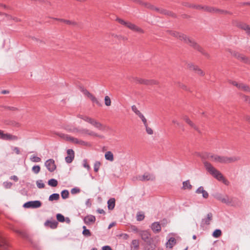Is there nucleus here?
<instances>
[{"label":"nucleus","instance_id":"obj_1","mask_svg":"<svg viewBox=\"0 0 250 250\" xmlns=\"http://www.w3.org/2000/svg\"><path fill=\"white\" fill-rule=\"evenodd\" d=\"M170 35L175 37L179 40L184 42L185 43L192 46L194 49L197 50L202 54H204L203 49L198 44H197L193 40L188 38L186 35L174 31H168Z\"/></svg>","mask_w":250,"mask_h":250},{"label":"nucleus","instance_id":"obj_2","mask_svg":"<svg viewBox=\"0 0 250 250\" xmlns=\"http://www.w3.org/2000/svg\"><path fill=\"white\" fill-rule=\"evenodd\" d=\"M208 158L212 162L223 164L231 163L237 161L240 159L239 157L236 156L227 157L211 154H208Z\"/></svg>","mask_w":250,"mask_h":250},{"label":"nucleus","instance_id":"obj_3","mask_svg":"<svg viewBox=\"0 0 250 250\" xmlns=\"http://www.w3.org/2000/svg\"><path fill=\"white\" fill-rule=\"evenodd\" d=\"M204 165L206 170L210 173V174H211L218 181L225 182V179L224 178L222 174L219 170L213 167L210 163L207 161H205L204 162Z\"/></svg>","mask_w":250,"mask_h":250},{"label":"nucleus","instance_id":"obj_4","mask_svg":"<svg viewBox=\"0 0 250 250\" xmlns=\"http://www.w3.org/2000/svg\"><path fill=\"white\" fill-rule=\"evenodd\" d=\"M78 117L79 118L83 119L84 121L90 124L91 125H92L93 126H94L95 127L97 128L99 130H104V125L101 123L96 121L95 120H94L91 118H90L88 116H83L81 115H78Z\"/></svg>","mask_w":250,"mask_h":250},{"label":"nucleus","instance_id":"obj_5","mask_svg":"<svg viewBox=\"0 0 250 250\" xmlns=\"http://www.w3.org/2000/svg\"><path fill=\"white\" fill-rule=\"evenodd\" d=\"M73 131L74 132L79 133L82 134H87L90 136H95L99 137L100 138H104V136L102 135H99L97 134V133L92 131H90L89 130L86 129V128H80L78 129L77 128H75L74 129Z\"/></svg>","mask_w":250,"mask_h":250},{"label":"nucleus","instance_id":"obj_6","mask_svg":"<svg viewBox=\"0 0 250 250\" xmlns=\"http://www.w3.org/2000/svg\"><path fill=\"white\" fill-rule=\"evenodd\" d=\"M205 11L209 13H217L221 14H232V13L229 11L210 6H205Z\"/></svg>","mask_w":250,"mask_h":250},{"label":"nucleus","instance_id":"obj_7","mask_svg":"<svg viewBox=\"0 0 250 250\" xmlns=\"http://www.w3.org/2000/svg\"><path fill=\"white\" fill-rule=\"evenodd\" d=\"M42 206V203L40 201L35 200V201H28L25 203L23 207L24 208H40Z\"/></svg>","mask_w":250,"mask_h":250},{"label":"nucleus","instance_id":"obj_8","mask_svg":"<svg viewBox=\"0 0 250 250\" xmlns=\"http://www.w3.org/2000/svg\"><path fill=\"white\" fill-rule=\"evenodd\" d=\"M0 139L3 140H17L18 137L9 133H4L3 131L0 130Z\"/></svg>","mask_w":250,"mask_h":250},{"label":"nucleus","instance_id":"obj_9","mask_svg":"<svg viewBox=\"0 0 250 250\" xmlns=\"http://www.w3.org/2000/svg\"><path fill=\"white\" fill-rule=\"evenodd\" d=\"M44 164L48 170L51 172H53L56 169L55 161L52 159L47 160Z\"/></svg>","mask_w":250,"mask_h":250},{"label":"nucleus","instance_id":"obj_10","mask_svg":"<svg viewBox=\"0 0 250 250\" xmlns=\"http://www.w3.org/2000/svg\"><path fill=\"white\" fill-rule=\"evenodd\" d=\"M135 81L136 83L144 84L146 85H153L158 83L157 82L153 80H145L139 78H135Z\"/></svg>","mask_w":250,"mask_h":250},{"label":"nucleus","instance_id":"obj_11","mask_svg":"<svg viewBox=\"0 0 250 250\" xmlns=\"http://www.w3.org/2000/svg\"><path fill=\"white\" fill-rule=\"evenodd\" d=\"M139 235L145 242H148L150 241V233L148 230H141L139 231Z\"/></svg>","mask_w":250,"mask_h":250},{"label":"nucleus","instance_id":"obj_12","mask_svg":"<svg viewBox=\"0 0 250 250\" xmlns=\"http://www.w3.org/2000/svg\"><path fill=\"white\" fill-rule=\"evenodd\" d=\"M67 156L65 157V162L68 163H71L74 159L75 153L72 149H68L67 150Z\"/></svg>","mask_w":250,"mask_h":250},{"label":"nucleus","instance_id":"obj_13","mask_svg":"<svg viewBox=\"0 0 250 250\" xmlns=\"http://www.w3.org/2000/svg\"><path fill=\"white\" fill-rule=\"evenodd\" d=\"M237 27L246 32V33L249 36H250V26L248 24L240 22L237 25Z\"/></svg>","mask_w":250,"mask_h":250},{"label":"nucleus","instance_id":"obj_14","mask_svg":"<svg viewBox=\"0 0 250 250\" xmlns=\"http://www.w3.org/2000/svg\"><path fill=\"white\" fill-rule=\"evenodd\" d=\"M139 179L141 181H154L155 177L153 174L145 173L143 175L139 176Z\"/></svg>","mask_w":250,"mask_h":250},{"label":"nucleus","instance_id":"obj_15","mask_svg":"<svg viewBox=\"0 0 250 250\" xmlns=\"http://www.w3.org/2000/svg\"><path fill=\"white\" fill-rule=\"evenodd\" d=\"M95 216L93 215H87L83 218V221L86 225L93 224L95 223Z\"/></svg>","mask_w":250,"mask_h":250},{"label":"nucleus","instance_id":"obj_16","mask_svg":"<svg viewBox=\"0 0 250 250\" xmlns=\"http://www.w3.org/2000/svg\"><path fill=\"white\" fill-rule=\"evenodd\" d=\"M188 66L190 69L194 70L198 75L201 76H204L205 75V73L200 69L198 66L192 63H189Z\"/></svg>","mask_w":250,"mask_h":250},{"label":"nucleus","instance_id":"obj_17","mask_svg":"<svg viewBox=\"0 0 250 250\" xmlns=\"http://www.w3.org/2000/svg\"><path fill=\"white\" fill-rule=\"evenodd\" d=\"M212 219V214L210 212L208 213L207 217L203 219L201 221V226L203 227L205 225H208Z\"/></svg>","mask_w":250,"mask_h":250},{"label":"nucleus","instance_id":"obj_18","mask_svg":"<svg viewBox=\"0 0 250 250\" xmlns=\"http://www.w3.org/2000/svg\"><path fill=\"white\" fill-rule=\"evenodd\" d=\"M183 119L191 127L193 128L195 130H196L199 133H201V131L198 128V127L189 119V118L188 116H183Z\"/></svg>","mask_w":250,"mask_h":250},{"label":"nucleus","instance_id":"obj_19","mask_svg":"<svg viewBox=\"0 0 250 250\" xmlns=\"http://www.w3.org/2000/svg\"><path fill=\"white\" fill-rule=\"evenodd\" d=\"M151 229L155 233L159 232L161 230V226L159 222H155L153 223L150 227Z\"/></svg>","mask_w":250,"mask_h":250},{"label":"nucleus","instance_id":"obj_20","mask_svg":"<svg viewBox=\"0 0 250 250\" xmlns=\"http://www.w3.org/2000/svg\"><path fill=\"white\" fill-rule=\"evenodd\" d=\"M127 27H128L129 29L132 30V31H135L137 32H139V33H143L144 32V30L142 29L137 26L134 24H133L130 22H128Z\"/></svg>","mask_w":250,"mask_h":250},{"label":"nucleus","instance_id":"obj_21","mask_svg":"<svg viewBox=\"0 0 250 250\" xmlns=\"http://www.w3.org/2000/svg\"><path fill=\"white\" fill-rule=\"evenodd\" d=\"M195 192L197 194L202 193L204 198L207 199L208 197V192L204 189V187L202 186L199 187L196 189Z\"/></svg>","mask_w":250,"mask_h":250},{"label":"nucleus","instance_id":"obj_22","mask_svg":"<svg viewBox=\"0 0 250 250\" xmlns=\"http://www.w3.org/2000/svg\"><path fill=\"white\" fill-rule=\"evenodd\" d=\"M8 245L5 239L0 235V248L1 250H8Z\"/></svg>","mask_w":250,"mask_h":250},{"label":"nucleus","instance_id":"obj_23","mask_svg":"<svg viewBox=\"0 0 250 250\" xmlns=\"http://www.w3.org/2000/svg\"><path fill=\"white\" fill-rule=\"evenodd\" d=\"M176 243V240L174 237H170L166 243L167 247L172 248Z\"/></svg>","mask_w":250,"mask_h":250},{"label":"nucleus","instance_id":"obj_24","mask_svg":"<svg viewBox=\"0 0 250 250\" xmlns=\"http://www.w3.org/2000/svg\"><path fill=\"white\" fill-rule=\"evenodd\" d=\"M108 208L109 210H112L115 205V200L114 198H110L107 201Z\"/></svg>","mask_w":250,"mask_h":250},{"label":"nucleus","instance_id":"obj_25","mask_svg":"<svg viewBox=\"0 0 250 250\" xmlns=\"http://www.w3.org/2000/svg\"><path fill=\"white\" fill-rule=\"evenodd\" d=\"M60 199V195L59 193H53L51 194L48 200L50 202H53L54 201H58Z\"/></svg>","mask_w":250,"mask_h":250},{"label":"nucleus","instance_id":"obj_26","mask_svg":"<svg viewBox=\"0 0 250 250\" xmlns=\"http://www.w3.org/2000/svg\"><path fill=\"white\" fill-rule=\"evenodd\" d=\"M182 188L183 189H191L192 188V186L190 184L189 180H188L183 182V187Z\"/></svg>","mask_w":250,"mask_h":250},{"label":"nucleus","instance_id":"obj_27","mask_svg":"<svg viewBox=\"0 0 250 250\" xmlns=\"http://www.w3.org/2000/svg\"><path fill=\"white\" fill-rule=\"evenodd\" d=\"M231 201L232 199H230L228 195H225L224 197H223L221 201L228 205H231Z\"/></svg>","mask_w":250,"mask_h":250},{"label":"nucleus","instance_id":"obj_28","mask_svg":"<svg viewBox=\"0 0 250 250\" xmlns=\"http://www.w3.org/2000/svg\"><path fill=\"white\" fill-rule=\"evenodd\" d=\"M105 158L108 161L111 162L114 160L113 155L111 151H107L105 154Z\"/></svg>","mask_w":250,"mask_h":250},{"label":"nucleus","instance_id":"obj_29","mask_svg":"<svg viewBox=\"0 0 250 250\" xmlns=\"http://www.w3.org/2000/svg\"><path fill=\"white\" fill-rule=\"evenodd\" d=\"M45 224H48L49 226L52 229H55L57 227L58 222L56 221H47L45 222Z\"/></svg>","mask_w":250,"mask_h":250},{"label":"nucleus","instance_id":"obj_30","mask_svg":"<svg viewBox=\"0 0 250 250\" xmlns=\"http://www.w3.org/2000/svg\"><path fill=\"white\" fill-rule=\"evenodd\" d=\"M89 98L93 103L96 104L99 106H102L101 103L92 94H91Z\"/></svg>","mask_w":250,"mask_h":250},{"label":"nucleus","instance_id":"obj_31","mask_svg":"<svg viewBox=\"0 0 250 250\" xmlns=\"http://www.w3.org/2000/svg\"><path fill=\"white\" fill-rule=\"evenodd\" d=\"M58 183L57 180L55 179H51L48 181V185L52 187H56L58 185Z\"/></svg>","mask_w":250,"mask_h":250},{"label":"nucleus","instance_id":"obj_32","mask_svg":"<svg viewBox=\"0 0 250 250\" xmlns=\"http://www.w3.org/2000/svg\"><path fill=\"white\" fill-rule=\"evenodd\" d=\"M239 89H241L246 92H250V87H249L247 85H246L242 83H241Z\"/></svg>","mask_w":250,"mask_h":250},{"label":"nucleus","instance_id":"obj_33","mask_svg":"<svg viewBox=\"0 0 250 250\" xmlns=\"http://www.w3.org/2000/svg\"><path fill=\"white\" fill-rule=\"evenodd\" d=\"M61 196L62 199H66L68 198L69 196V191L67 189H64L62 191L61 193Z\"/></svg>","mask_w":250,"mask_h":250},{"label":"nucleus","instance_id":"obj_34","mask_svg":"<svg viewBox=\"0 0 250 250\" xmlns=\"http://www.w3.org/2000/svg\"><path fill=\"white\" fill-rule=\"evenodd\" d=\"M239 61L245 63H250V59L243 54Z\"/></svg>","mask_w":250,"mask_h":250},{"label":"nucleus","instance_id":"obj_35","mask_svg":"<svg viewBox=\"0 0 250 250\" xmlns=\"http://www.w3.org/2000/svg\"><path fill=\"white\" fill-rule=\"evenodd\" d=\"M222 234V231L220 229H216L212 233V236L214 238L219 237Z\"/></svg>","mask_w":250,"mask_h":250},{"label":"nucleus","instance_id":"obj_36","mask_svg":"<svg viewBox=\"0 0 250 250\" xmlns=\"http://www.w3.org/2000/svg\"><path fill=\"white\" fill-rule=\"evenodd\" d=\"M145 218V215L142 212H138L137 214L136 219L138 221H142Z\"/></svg>","mask_w":250,"mask_h":250},{"label":"nucleus","instance_id":"obj_37","mask_svg":"<svg viewBox=\"0 0 250 250\" xmlns=\"http://www.w3.org/2000/svg\"><path fill=\"white\" fill-rule=\"evenodd\" d=\"M37 186L39 188H43L45 185L42 180H38L36 181Z\"/></svg>","mask_w":250,"mask_h":250},{"label":"nucleus","instance_id":"obj_38","mask_svg":"<svg viewBox=\"0 0 250 250\" xmlns=\"http://www.w3.org/2000/svg\"><path fill=\"white\" fill-rule=\"evenodd\" d=\"M231 54L233 57H234L235 58H236L238 60H240V59L242 55V54H240L239 52H237L235 51H231Z\"/></svg>","mask_w":250,"mask_h":250},{"label":"nucleus","instance_id":"obj_39","mask_svg":"<svg viewBox=\"0 0 250 250\" xmlns=\"http://www.w3.org/2000/svg\"><path fill=\"white\" fill-rule=\"evenodd\" d=\"M41 167L39 165L34 166L32 168V171L35 174H38V173H39Z\"/></svg>","mask_w":250,"mask_h":250},{"label":"nucleus","instance_id":"obj_40","mask_svg":"<svg viewBox=\"0 0 250 250\" xmlns=\"http://www.w3.org/2000/svg\"><path fill=\"white\" fill-rule=\"evenodd\" d=\"M56 218L57 220L60 222H63L65 221L64 217L62 214L58 213Z\"/></svg>","mask_w":250,"mask_h":250},{"label":"nucleus","instance_id":"obj_41","mask_svg":"<svg viewBox=\"0 0 250 250\" xmlns=\"http://www.w3.org/2000/svg\"><path fill=\"white\" fill-rule=\"evenodd\" d=\"M132 111L138 116L142 114L141 112L137 109V107L133 105L131 106Z\"/></svg>","mask_w":250,"mask_h":250},{"label":"nucleus","instance_id":"obj_42","mask_svg":"<svg viewBox=\"0 0 250 250\" xmlns=\"http://www.w3.org/2000/svg\"><path fill=\"white\" fill-rule=\"evenodd\" d=\"M101 166V163L99 161H96L94 165V170L95 172H97Z\"/></svg>","mask_w":250,"mask_h":250},{"label":"nucleus","instance_id":"obj_43","mask_svg":"<svg viewBox=\"0 0 250 250\" xmlns=\"http://www.w3.org/2000/svg\"><path fill=\"white\" fill-rule=\"evenodd\" d=\"M132 245L135 249H137L139 246V243L138 240H133L131 242Z\"/></svg>","mask_w":250,"mask_h":250},{"label":"nucleus","instance_id":"obj_44","mask_svg":"<svg viewBox=\"0 0 250 250\" xmlns=\"http://www.w3.org/2000/svg\"><path fill=\"white\" fill-rule=\"evenodd\" d=\"M79 145L82 146H90V144L87 142L84 141L82 140H80L79 142Z\"/></svg>","mask_w":250,"mask_h":250},{"label":"nucleus","instance_id":"obj_45","mask_svg":"<svg viewBox=\"0 0 250 250\" xmlns=\"http://www.w3.org/2000/svg\"><path fill=\"white\" fill-rule=\"evenodd\" d=\"M189 7L195 8L196 9H203L205 10V6H202L200 5H190V6H189Z\"/></svg>","mask_w":250,"mask_h":250},{"label":"nucleus","instance_id":"obj_46","mask_svg":"<svg viewBox=\"0 0 250 250\" xmlns=\"http://www.w3.org/2000/svg\"><path fill=\"white\" fill-rule=\"evenodd\" d=\"M13 184L10 182H4L3 183V186L5 188H10Z\"/></svg>","mask_w":250,"mask_h":250},{"label":"nucleus","instance_id":"obj_47","mask_svg":"<svg viewBox=\"0 0 250 250\" xmlns=\"http://www.w3.org/2000/svg\"><path fill=\"white\" fill-rule=\"evenodd\" d=\"M30 160L33 162H40L41 161V159L36 156H33L30 158Z\"/></svg>","mask_w":250,"mask_h":250},{"label":"nucleus","instance_id":"obj_48","mask_svg":"<svg viewBox=\"0 0 250 250\" xmlns=\"http://www.w3.org/2000/svg\"><path fill=\"white\" fill-rule=\"evenodd\" d=\"M104 104L106 106H110L111 105V100L108 96L104 97Z\"/></svg>","mask_w":250,"mask_h":250},{"label":"nucleus","instance_id":"obj_49","mask_svg":"<svg viewBox=\"0 0 250 250\" xmlns=\"http://www.w3.org/2000/svg\"><path fill=\"white\" fill-rule=\"evenodd\" d=\"M131 230L136 233H138L139 234V231H141V230H139L138 228L134 225H131L130 227Z\"/></svg>","mask_w":250,"mask_h":250},{"label":"nucleus","instance_id":"obj_50","mask_svg":"<svg viewBox=\"0 0 250 250\" xmlns=\"http://www.w3.org/2000/svg\"><path fill=\"white\" fill-rule=\"evenodd\" d=\"M116 20L120 23H121V24H123L125 26L127 27V24L129 22H127V21H125L124 20L121 19H120V18H117L116 19Z\"/></svg>","mask_w":250,"mask_h":250},{"label":"nucleus","instance_id":"obj_51","mask_svg":"<svg viewBox=\"0 0 250 250\" xmlns=\"http://www.w3.org/2000/svg\"><path fill=\"white\" fill-rule=\"evenodd\" d=\"M116 20L120 23H121V24H123L125 26L127 27V24L129 22H127V21H125L124 20L121 19H120V18H117L116 19Z\"/></svg>","mask_w":250,"mask_h":250},{"label":"nucleus","instance_id":"obj_52","mask_svg":"<svg viewBox=\"0 0 250 250\" xmlns=\"http://www.w3.org/2000/svg\"><path fill=\"white\" fill-rule=\"evenodd\" d=\"M83 166L86 168L88 170L90 169V167L87 163V161L86 159H84L83 160Z\"/></svg>","mask_w":250,"mask_h":250},{"label":"nucleus","instance_id":"obj_53","mask_svg":"<svg viewBox=\"0 0 250 250\" xmlns=\"http://www.w3.org/2000/svg\"><path fill=\"white\" fill-rule=\"evenodd\" d=\"M5 16L7 20H12L16 22H18L19 21V20L16 17H13L12 16L7 15V14H5Z\"/></svg>","mask_w":250,"mask_h":250},{"label":"nucleus","instance_id":"obj_54","mask_svg":"<svg viewBox=\"0 0 250 250\" xmlns=\"http://www.w3.org/2000/svg\"><path fill=\"white\" fill-rule=\"evenodd\" d=\"M80 192V189L78 188H74L71 189V193L72 194H75Z\"/></svg>","mask_w":250,"mask_h":250},{"label":"nucleus","instance_id":"obj_55","mask_svg":"<svg viewBox=\"0 0 250 250\" xmlns=\"http://www.w3.org/2000/svg\"><path fill=\"white\" fill-rule=\"evenodd\" d=\"M172 122L173 124H176L178 126L181 128L183 130H184V126L182 124L180 123L176 120H173Z\"/></svg>","mask_w":250,"mask_h":250},{"label":"nucleus","instance_id":"obj_56","mask_svg":"<svg viewBox=\"0 0 250 250\" xmlns=\"http://www.w3.org/2000/svg\"><path fill=\"white\" fill-rule=\"evenodd\" d=\"M82 233L84 236H90L91 235V232L88 229H83Z\"/></svg>","mask_w":250,"mask_h":250},{"label":"nucleus","instance_id":"obj_57","mask_svg":"<svg viewBox=\"0 0 250 250\" xmlns=\"http://www.w3.org/2000/svg\"><path fill=\"white\" fill-rule=\"evenodd\" d=\"M145 126L146 127V129L147 133L149 135H152L153 133L152 129L148 126L147 124L146 125H145Z\"/></svg>","mask_w":250,"mask_h":250},{"label":"nucleus","instance_id":"obj_58","mask_svg":"<svg viewBox=\"0 0 250 250\" xmlns=\"http://www.w3.org/2000/svg\"><path fill=\"white\" fill-rule=\"evenodd\" d=\"M59 20L60 21L64 22V23H65L67 24H73V25H74V24H76L74 22L72 21H69V20H63V19H59Z\"/></svg>","mask_w":250,"mask_h":250},{"label":"nucleus","instance_id":"obj_59","mask_svg":"<svg viewBox=\"0 0 250 250\" xmlns=\"http://www.w3.org/2000/svg\"><path fill=\"white\" fill-rule=\"evenodd\" d=\"M140 119L142 120L143 123H144V125H146L147 124V120L146 119V118L145 117V116L143 115V114H142L141 115H140L139 116Z\"/></svg>","mask_w":250,"mask_h":250},{"label":"nucleus","instance_id":"obj_60","mask_svg":"<svg viewBox=\"0 0 250 250\" xmlns=\"http://www.w3.org/2000/svg\"><path fill=\"white\" fill-rule=\"evenodd\" d=\"M160 12L161 13H163L165 15H170L172 16H174V14L171 13L170 12L167 11V10H161L160 11Z\"/></svg>","mask_w":250,"mask_h":250},{"label":"nucleus","instance_id":"obj_61","mask_svg":"<svg viewBox=\"0 0 250 250\" xmlns=\"http://www.w3.org/2000/svg\"><path fill=\"white\" fill-rule=\"evenodd\" d=\"M74 139H75L74 137H71V136H69V135H66V136H65V139L67 141L71 142L72 143L73 142V141L74 140Z\"/></svg>","mask_w":250,"mask_h":250},{"label":"nucleus","instance_id":"obj_62","mask_svg":"<svg viewBox=\"0 0 250 250\" xmlns=\"http://www.w3.org/2000/svg\"><path fill=\"white\" fill-rule=\"evenodd\" d=\"M223 196L219 193H217L214 195V197L219 201H221L222 198H223Z\"/></svg>","mask_w":250,"mask_h":250},{"label":"nucleus","instance_id":"obj_63","mask_svg":"<svg viewBox=\"0 0 250 250\" xmlns=\"http://www.w3.org/2000/svg\"><path fill=\"white\" fill-rule=\"evenodd\" d=\"M244 100L250 104V97L247 96H244L243 97Z\"/></svg>","mask_w":250,"mask_h":250},{"label":"nucleus","instance_id":"obj_64","mask_svg":"<svg viewBox=\"0 0 250 250\" xmlns=\"http://www.w3.org/2000/svg\"><path fill=\"white\" fill-rule=\"evenodd\" d=\"M102 250H112V249L109 246H104L102 247Z\"/></svg>","mask_w":250,"mask_h":250}]
</instances>
